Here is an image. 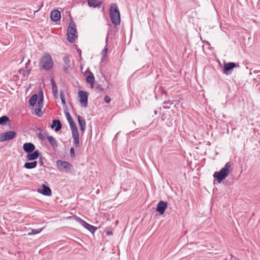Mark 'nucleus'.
Listing matches in <instances>:
<instances>
[{
  "instance_id": "nucleus-42",
  "label": "nucleus",
  "mask_w": 260,
  "mask_h": 260,
  "mask_svg": "<svg viewBox=\"0 0 260 260\" xmlns=\"http://www.w3.org/2000/svg\"><path fill=\"white\" fill-rule=\"evenodd\" d=\"M77 51L79 53V55L81 56V50L79 49H77Z\"/></svg>"
},
{
  "instance_id": "nucleus-21",
  "label": "nucleus",
  "mask_w": 260,
  "mask_h": 260,
  "mask_svg": "<svg viewBox=\"0 0 260 260\" xmlns=\"http://www.w3.org/2000/svg\"><path fill=\"white\" fill-rule=\"evenodd\" d=\"M47 139L53 147L54 148L57 146V141L54 137L48 136L47 137Z\"/></svg>"
},
{
  "instance_id": "nucleus-28",
  "label": "nucleus",
  "mask_w": 260,
  "mask_h": 260,
  "mask_svg": "<svg viewBox=\"0 0 260 260\" xmlns=\"http://www.w3.org/2000/svg\"><path fill=\"white\" fill-rule=\"evenodd\" d=\"M95 90L96 92L101 93L104 91V88L102 87L101 85L97 84L95 86Z\"/></svg>"
},
{
  "instance_id": "nucleus-35",
  "label": "nucleus",
  "mask_w": 260,
  "mask_h": 260,
  "mask_svg": "<svg viewBox=\"0 0 260 260\" xmlns=\"http://www.w3.org/2000/svg\"><path fill=\"white\" fill-rule=\"evenodd\" d=\"M104 101L106 103H109L111 102V99L108 95H106L104 98Z\"/></svg>"
},
{
  "instance_id": "nucleus-39",
  "label": "nucleus",
  "mask_w": 260,
  "mask_h": 260,
  "mask_svg": "<svg viewBox=\"0 0 260 260\" xmlns=\"http://www.w3.org/2000/svg\"><path fill=\"white\" fill-rule=\"evenodd\" d=\"M164 104L172 105L173 104V102L172 101H165L164 102Z\"/></svg>"
},
{
  "instance_id": "nucleus-31",
  "label": "nucleus",
  "mask_w": 260,
  "mask_h": 260,
  "mask_svg": "<svg viewBox=\"0 0 260 260\" xmlns=\"http://www.w3.org/2000/svg\"><path fill=\"white\" fill-rule=\"evenodd\" d=\"M42 230H43V228L39 229L32 230L31 233H29L28 234L29 235H36V234L40 233L42 231Z\"/></svg>"
},
{
  "instance_id": "nucleus-17",
  "label": "nucleus",
  "mask_w": 260,
  "mask_h": 260,
  "mask_svg": "<svg viewBox=\"0 0 260 260\" xmlns=\"http://www.w3.org/2000/svg\"><path fill=\"white\" fill-rule=\"evenodd\" d=\"M51 127L52 128L55 127V131L58 132L61 128L62 125L59 120H53Z\"/></svg>"
},
{
  "instance_id": "nucleus-6",
  "label": "nucleus",
  "mask_w": 260,
  "mask_h": 260,
  "mask_svg": "<svg viewBox=\"0 0 260 260\" xmlns=\"http://www.w3.org/2000/svg\"><path fill=\"white\" fill-rule=\"evenodd\" d=\"M16 135V133L13 131H10L5 133H3L0 136V141L1 142H5L12 140L15 138Z\"/></svg>"
},
{
  "instance_id": "nucleus-11",
  "label": "nucleus",
  "mask_w": 260,
  "mask_h": 260,
  "mask_svg": "<svg viewBox=\"0 0 260 260\" xmlns=\"http://www.w3.org/2000/svg\"><path fill=\"white\" fill-rule=\"evenodd\" d=\"M236 67V64L234 62L224 63H223V73L229 75L231 73L230 71Z\"/></svg>"
},
{
  "instance_id": "nucleus-30",
  "label": "nucleus",
  "mask_w": 260,
  "mask_h": 260,
  "mask_svg": "<svg viewBox=\"0 0 260 260\" xmlns=\"http://www.w3.org/2000/svg\"><path fill=\"white\" fill-rule=\"evenodd\" d=\"M37 164H24V167L26 169H32L36 167Z\"/></svg>"
},
{
  "instance_id": "nucleus-29",
  "label": "nucleus",
  "mask_w": 260,
  "mask_h": 260,
  "mask_svg": "<svg viewBox=\"0 0 260 260\" xmlns=\"http://www.w3.org/2000/svg\"><path fill=\"white\" fill-rule=\"evenodd\" d=\"M60 100H61L62 105H66V103L65 96H64V93L62 91L60 92Z\"/></svg>"
},
{
  "instance_id": "nucleus-37",
  "label": "nucleus",
  "mask_w": 260,
  "mask_h": 260,
  "mask_svg": "<svg viewBox=\"0 0 260 260\" xmlns=\"http://www.w3.org/2000/svg\"><path fill=\"white\" fill-rule=\"evenodd\" d=\"M30 60L28 59L27 60V62L25 64V69H26V70H27V69H29V68H30V67H28V66L30 64Z\"/></svg>"
},
{
  "instance_id": "nucleus-22",
  "label": "nucleus",
  "mask_w": 260,
  "mask_h": 260,
  "mask_svg": "<svg viewBox=\"0 0 260 260\" xmlns=\"http://www.w3.org/2000/svg\"><path fill=\"white\" fill-rule=\"evenodd\" d=\"M90 75H89L86 78V81L88 83L90 84V85L91 86V88L94 87V77L93 75V74L90 73Z\"/></svg>"
},
{
  "instance_id": "nucleus-25",
  "label": "nucleus",
  "mask_w": 260,
  "mask_h": 260,
  "mask_svg": "<svg viewBox=\"0 0 260 260\" xmlns=\"http://www.w3.org/2000/svg\"><path fill=\"white\" fill-rule=\"evenodd\" d=\"M43 107V95L42 92H41V95H39V98L37 102L36 107L42 108Z\"/></svg>"
},
{
  "instance_id": "nucleus-12",
  "label": "nucleus",
  "mask_w": 260,
  "mask_h": 260,
  "mask_svg": "<svg viewBox=\"0 0 260 260\" xmlns=\"http://www.w3.org/2000/svg\"><path fill=\"white\" fill-rule=\"evenodd\" d=\"M38 191L39 193L46 196H50L52 193L50 188L45 184H43L42 189H38Z\"/></svg>"
},
{
  "instance_id": "nucleus-40",
  "label": "nucleus",
  "mask_w": 260,
  "mask_h": 260,
  "mask_svg": "<svg viewBox=\"0 0 260 260\" xmlns=\"http://www.w3.org/2000/svg\"><path fill=\"white\" fill-rule=\"evenodd\" d=\"M106 234H107V235H109V236H110V235H113V233H112V232H111V231H106Z\"/></svg>"
},
{
  "instance_id": "nucleus-47",
  "label": "nucleus",
  "mask_w": 260,
  "mask_h": 260,
  "mask_svg": "<svg viewBox=\"0 0 260 260\" xmlns=\"http://www.w3.org/2000/svg\"><path fill=\"white\" fill-rule=\"evenodd\" d=\"M33 162L36 163V162H37L36 161H35Z\"/></svg>"
},
{
  "instance_id": "nucleus-36",
  "label": "nucleus",
  "mask_w": 260,
  "mask_h": 260,
  "mask_svg": "<svg viewBox=\"0 0 260 260\" xmlns=\"http://www.w3.org/2000/svg\"><path fill=\"white\" fill-rule=\"evenodd\" d=\"M107 51H108V48L107 47V45L105 47L104 50H103V52H102V54H103V56H105L106 55V54H107Z\"/></svg>"
},
{
  "instance_id": "nucleus-43",
  "label": "nucleus",
  "mask_w": 260,
  "mask_h": 260,
  "mask_svg": "<svg viewBox=\"0 0 260 260\" xmlns=\"http://www.w3.org/2000/svg\"><path fill=\"white\" fill-rule=\"evenodd\" d=\"M56 162H57V163H59V162H67L66 161H62V160H57Z\"/></svg>"
},
{
  "instance_id": "nucleus-18",
  "label": "nucleus",
  "mask_w": 260,
  "mask_h": 260,
  "mask_svg": "<svg viewBox=\"0 0 260 260\" xmlns=\"http://www.w3.org/2000/svg\"><path fill=\"white\" fill-rule=\"evenodd\" d=\"M102 4V2H98L96 0H88V4L90 7L99 8L101 7Z\"/></svg>"
},
{
  "instance_id": "nucleus-14",
  "label": "nucleus",
  "mask_w": 260,
  "mask_h": 260,
  "mask_svg": "<svg viewBox=\"0 0 260 260\" xmlns=\"http://www.w3.org/2000/svg\"><path fill=\"white\" fill-rule=\"evenodd\" d=\"M50 18L54 22H56L60 19V13L56 10L52 11L50 13Z\"/></svg>"
},
{
  "instance_id": "nucleus-24",
  "label": "nucleus",
  "mask_w": 260,
  "mask_h": 260,
  "mask_svg": "<svg viewBox=\"0 0 260 260\" xmlns=\"http://www.w3.org/2000/svg\"><path fill=\"white\" fill-rule=\"evenodd\" d=\"M38 95L37 94H33L29 100V104L31 106H34L36 104Z\"/></svg>"
},
{
  "instance_id": "nucleus-33",
  "label": "nucleus",
  "mask_w": 260,
  "mask_h": 260,
  "mask_svg": "<svg viewBox=\"0 0 260 260\" xmlns=\"http://www.w3.org/2000/svg\"><path fill=\"white\" fill-rule=\"evenodd\" d=\"M65 115H66V118H67L69 123L73 121L71 115L70 114V113L69 112H66Z\"/></svg>"
},
{
  "instance_id": "nucleus-10",
  "label": "nucleus",
  "mask_w": 260,
  "mask_h": 260,
  "mask_svg": "<svg viewBox=\"0 0 260 260\" xmlns=\"http://www.w3.org/2000/svg\"><path fill=\"white\" fill-rule=\"evenodd\" d=\"M168 203L165 201H160L158 202L156 211L159 213L160 214L162 215L167 208Z\"/></svg>"
},
{
  "instance_id": "nucleus-1",
  "label": "nucleus",
  "mask_w": 260,
  "mask_h": 260,
  "mask_svg": "<svg viewBox=\"0 0 260 260\" xmlns=\"http://www.w3.org/2000/svg\"><path fill=\"white\" fill-rule=\"evenodd\" d=\"M232 171L231 166L230 164H226L224 167L218 172H215L213 177L218 183H221Z\"/></svg>"
},
{
  "instance_id": "nucleus-8",
  "label": "nucleus",
  "mask_w": 260,
  "mask_h": 260,
  "mask_svg": "<svg viewBox=\"0 0 260 260\" xmlns=\"http://www.w3.org/2000/svg\"><path fill=\"white\" fill-rule=\"evenodd\" d=\"M57 167L62 172H71L73 168L71 164H57Z\"/></svg>"
},
{
  "instance_id": "nucleus-46",
  "label": "nucleus",
  "mask_w": 260,
  "mask_h": 260,
  "mask_svg": "<svg viewBox=\"0 0 260 260\" xmlns=\"http://www.w3.org/2000/svg\"><path fill=\"white\" fill-rule=\"evenodd\" d=\"M108 37L107 36L106 38V42H107V41H108Z\"/></svg>"
},
{
  "instance_id": "nucleus-41",
  "label": "nucleus",
  "mask_w": 260,
  "mask_h": 260,
  "mask_svg": "<svg viewBox=\"0 0 260 260\" xmlns=\"http://www.w3.org/2000/svg\"><path fill=\"white\" fill-rule=\"evenodd\" d=\"M203 43H204L205 44H207L208 46L210 45V43L207 41H203Z\"/></svg>"
},
{
  "instance_id": "nucleus-38",
  "label": "nucleus",
  "mask_w": 260,
  "mask_h": 260,
  "mask_svg": "<svg viewBox=\"0 0 260 260\" xmlns=\"http://www.w3.org/2000/svg\"><path fill=\"white\" fill-rule=\"evenodd\" d=\"M70 153H71V156H73L75 154V152H74V148H71L70 149Z\"/></svg>"
},
{
  "instance_id": "nucleus-19",
  "label": "nucleus",
  "mask_w": 260,
  "mask_h": 260,
  "mask_svg": "<svg viewBox=\"0 0 260 260\" xmlns=\"http://www.w3.org/2000/svg\"><path fill=\"white\" fill-rule=\"evenodd\" d=\"M51 83L52 85V93L55 98H57L58 95L57 87L56 86L55 82L53 79H51Z\"/></svg>"
},
{
  "instance_id": "nucleus-13",
  "label": "nucleus",
  "mask_w": 260,
  "mask_h": 260,
  "mask_svg": "<svg viewBox=\"0 0 260 260\" xmlns=\"http://www.w3.org/2000/svg\"><path fill=\"white\" fill-rule=\"evenodd\" d=\"M23 149L27 153L32 152L35 149V145L31 143H25L23 144Z\"/></svg>"
},
{
  "instance_id": "nucleus-23",
  "label": "nucleus",
  "mask_w": 260,
  "mask_h": 260,
  "mask_svg": "<svg viewBox=\"0 0 260 260\" xmlns=\"http://www.w3.org/2000/svg\"><path fill=\"white\" fill-rule=\"evenodd\" d=\"M31 70V68H29V69L27 70L21 69L19 70V72L20 74H22L24 77H28L30 74Z\"/></svg>"
},
{
  "instance_id": "nucleus-4",
  "label": "nucleus",
  "mask_w": 260,
  "mask_h": 260,
  "mask_svg": "<svg viewBox=\"0 0 260 260\" xmlns=\"http://www.w3.org/2000/svg\"><path fill=\"white\" fill-rule=\"evenodd\" d=\"M76 27L75 23L73 20H71L69 23L67 34L68 40L71 43L75 42V40L77 38Z\"/></svg>"
},
{
  "instance_id": "nucleus-5",
  "label": "nucleus",
  "mask_w": 260,
  "mask_h": 260,
  "mask_svg": "<svg viewBox=\"0 0 260 260\" xmlns=\"http://www.w3.org/2000/svg\"><path fill=\"white\" fill-rule=\"evenodd\" d=\"M69 124L72 131L74 145L76 147H79L80 146L79 135L76 124L74 120L69 122Z\"/></svg>"
},
{
  "instance_id": "nucleus-16",
  "label": "nucleus",
  "mask_w": 260,
  "mask_h": 260,
  "mask_svg": "<svg viewBox=\"0 0 260 260\" xmlns=\"http://www.w3.org/2000/svg\"><path fill=\"white\" fill-rule=\"evenodd\" d=\"M40 156V153L38 150L34 151L32 153H29L27 155V159L28 160H34L38 158Z\"/></svg>"
},
{
  "instance_id": "nucleus-7",
  "label": "nucleus",
  "mask_w": 260,
  "mask_h": 260,
  "mask_svg": "<svg viewBox=\"0 0 260 260\" xmlns=\"http://www.w3.org/2000/svg\"><path fill=\"white\" fill-rule=\"evenodd\" d=\"M79 102L82 107H86L88 103V93L84 91L78 92Z\"/></svg>"
},
{
  "instance_id": "nucleus-27",
  "label": "nucleus",
  "mask_w": 260,
  "mask_h": 260,
  "mask_svg": "<svg viewBox=\"0 0 260 260\" xmlns=\"http://www.w3.org/2000/svg\"><path fill=\"white\" fill-rule=\"evenodd\" d=\"M72 217L76 221L80 223L82 225H83L84 223L85 222L84 220H83V219H82L81 218L77 216L74 215Z\"/></svg>"
},
{
  "instance_id": "nucleus-20",
  "label": "nucleus",
  "mask_w": 260,
  "mask_h": 260,
  "mask_svg": "<svg viewBox=\"0 0 260 260\" xmlns=\"http://www.w3.org/2000/svg\"><path fill=\"white\" fill-rule=\"evenodd\" d=\"M82 226H84L85 229L88 230L92 234L94 233L97 230V228L96 227L88 224L86 221Z\"/></svg>"
},
{
  "instance_id": "nucleus-9",
  "label": "nucleus",
  "mask_w": 260,
  "mask_h": 260,
  "mask_svg": "<svg viewBox=\"0 0 260 260\" xmlns=\"http://www.w3.org/2000/svg\"><path fill=\"white\" fill-rule=\"evenodd\" d=\"M63 62L64 64L63 67V71L66 73H70L72 68L71 67V60L69 56L68 55L64 56L63 58Z\"/></svg>"
},
{
  "instance_id": "nucleus-45",
  "label": "nucleus",
  "mask_w": 260,
  "mask_h": 260,
  "mask_svg": "<svg viewBox=\"0 0 260 260\" xmlns=\"http://www.w3.org/2000/svg\"><path fill=\"white\" fill-rule=\"evenodd\" d=\"M157 111H154V114H157Z\"/></svg>"
},
{
  "instance_id": "nucleus-3",
  "label": "nucleus",
  "mask_w": 260,
  "mask_h": 260,
  "mask_svg": "<svg viewBox=\"0 0 260 260\" xmlns=\"http://www.w3.org/2000/svg\"><path fill=\"white\" fill-rule=\"evenodd\" d=\"M40 66L46 71H48L53 67V62L52 58L48 53L44 54L39 62Z\"/></svg>"
},
{
  "instance_id": "nucleus-15",
  "label": "nucleus",
  "mask_w": 260,
  "mask_h": 260,
  "mask_svg": "<svg viewBox=\"0 0 260 260\" xmlns=\"http://www.w3.org/2000/svg\"><path fill=\"white\" fill-rule=\"evenodd\" d=\"M77 118L80 130L82 132H84L86 128L85 120L83 117L80 115H78Z\"/></svg>"
},
{
  "instance_id": "nucleus-26",
  "label": "nucleus",
  "mask_w": 260,
  "mask_h": 260,
  "mask_svg": "<svg viewBox=\"0 0 260 260\" xmlns=\"http://www.w3.org/2000/svg\"><path fill=\"white\" fill-rule=\"evenodd\" d=\"M10 120L9 118L7 116H3L0 117V124L4 125L8 122H10Z\"/></svg>"
},
{
  "instance_id": "nucleus-2",
  "label": "nucleus",
  "mask_w": 260,
  "mask_h": 260,
  "mask_svg": "<svg viewBox=\"0 0 260 260\" xmlns=\"http://www.w3.org/2000/svg\"><path fill=\"white\" fill-rule=\"evenodd\" d=\"M110 17L112 23L115 26L120 24V12L116 4L112 3L110 8Z\"/></svg>"
},
{
  "instance_id": "nucleus-34",
  "label": "nucleus",
  "mask_w": 260,
  "mask_h": 260,
  "mask_svg": "<svg viewBox=\"0 0 260 260\" xmlns=\"http://www.w3.org/2000/svg\"><path fill=\"white\" fill-rule=\"evenodd\" d=\"M37 136L41 140H44L45 139V136L41 133H39L38 134H37Z\"/></svg>"
},
{
  "instance_id": "nucleus-32",
  "label": "nucleus",
  "mask_w": 260,
  "mask_h": 260,
  "mask_svg": "<svg viewBox=\"0 0 260 260\" xmlns=\"http://www.w3.org/2000/svg\"><path fill=\"white\" fill-rule=\"evenodd\" d=\"M42 108L36 107L35 109V114L38 116H40L42 115Z\"/></svg>"
},
{
  "instance_id": "nucleus-44",
  "label": "nucleus",
  "mask_w": 260,
  "mask_h": 260,
  "mask_svg": "<svg viewBox=\"0 0 260 260\" xmlns=\"http://www.w3.org/2000/svg\"><path fill=\"white\" fill-rule=\"evenodd\" d=\"M40 162H43V160L41 157H40Z\"/></svg>"
}]
</instances>
